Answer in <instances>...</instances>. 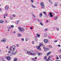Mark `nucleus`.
<instances>
[{"label": "nucleus", "mask_w": 61, "mask_h": 61, "mask_svg": "<svg viewBox=\"0 0 61 61\" xmlns=\"http://www.w3.org/2000/svg\"><path fill=\"white\" fill-rule=\"evenodd\" d=\"M41 46H45L42 43H40L39 45V46H37L36 47L37 49L39 50H41V48H40V47Z\"/></svg>", "instance_id": "obj_1"}, {"label": "nucleus", "mask_w": 61, "mask_h": 61, "mask_svg": "<svg viewBox=\"0 0 61 61\" xmlns=\"http://www.w3.org/2000/svg\"><path fill=\"white\" fill-rule=\"evenodd\" d=\"M12 52H14L15 50V46H14V45L12 46H10V50H12Z\"/></svg>", "instance_id": "obj_2"}, {"label": "nucleus", "mask_w": 61, "mask_h": 61, "mask_svg": "<svg viewBox=\"0 0 61 61\" xmlns=\"http://www.w3.org/2000/svg\"><path fill=\"white\" fill-rule=\"evenodd\" d=\"M40 5L41 6H42L41 7V8H42V9H44L45 6L44 5V4L43 3V2H41V3Z\"/></svg>", "instance_id": "obj_3"}, {"label": "nucleus", "mask_w": 61, "mask_h": 61, "mask_svg": "<svg viewBox=\"0 0 61 61\" xmlns=\"http://www.w3.org/2000/svg\"><path fill=\"white\" fill-rule=\"evenodd\" d=\"M5 58H6V59L8 60L9 61L11 60V57L9 56H5Z\"/></svg>", "instance_id": "obj_4"}, {"label": "nucleus", "mask_w": 61, "mask_h": 61, "mask_svg": "<svg viewBox=\"0 0 61 61\" xmlns=\"http://www.w3.org/2000/svg\"><path fill=\"white\" fill-rule=\"evenodd\" d=\"M18 29L19 30H20V31L21 32H24V31H23V30L22 29V28H21V27H18Z\"/></svg>", "instance_id": "obj_5"}, {"label": "nucleus", "mask_w": 61, "mask_h": 61, "mask_svg": "<svg viewBox=\"0 0 61 61\" xmlns=\"http://www.w3.org/2000/svg\"><path fill=\"white\" fill-rule=\"evenodd\" d=\"M44 41L45 43H47L48 42V40L45 39L44 40Z\"/></svg>", "instance_id": "obj_6"}, {"label": "nucleus", "mask_w": 61, "mask_h": 61, "mask_svg": "<svg viewBox=\"0 0 61 61\" xmlns=\"http://www.w3.org/2000/svg\"><path fill=\"white\" fill-rule=\"evenodd\" d=\"M5 10H7L9 9V7L8 6H5Z\"/></svg>", "instance_id": "obj_7"}, {"label": "nucleus", "mask_w": 61, "mask_h": 61, "mask_svg": "<svg viewBox=\"0 0 61 61\" xmlns=\"http://www.w3.org/2000/svg\"><path fill=\"white\" fill-rule=\"evenodd\" d=\"M25 52L26 53H27L28 54H30V53H31L30 51H25Z\"/></svg>", "instance_id": "obj_8"}, {"label": "nucleus", "mask_w": 61, "mask_h": 61, "mask_svg": "<svg viewBox=\"0 0 61 61\" xmlns=\"http://www.w3.org/2000/svg\"><path fill=\"white\" fill-rule=\"evenodd\" d=\"M6 40L5 39V38H4L3 40H2V42H4V43H5V42Z\"/></svg>", "instance_id": "obj_9"}, {"label": "nucleus", "mask_w": 61, "mask_h": 61, "mask_svg": "<svg viewBox=\"0 0 61 61\" xmlns=\"http://www.w3.org/2000/svg\"><path fill=\"white\" fill-rule=\"evenodd\" d=\"M31 52H33V53H34V54H35V55H36V54H37V52L35 51H32Z\"/></svg>", "instance_id": "obj_10"}, {"label": "nucleus", "mask_w": 61, "mask_h": 61, "mask_svg": "<svg viewBox=\"0 0 61 61\" xmlns=\"http://www.w3.org/2000/svg\"><path fill=\"white\" fill-rule=\"evenodd\" d=\"M17 36L19 37H20L21 36H22V35L20 33H19L18 34Z\"/></svg>", "instance_id": "obj_11"}, {"label": "nucleus", "mask_w": 61, "mask_h": 61, "mask_svg": "<svg viewBox=\"0 0 61 61\" xmlns=\"http://www.w3.org/2000/svg\"><path fill=\"white\" fill-rule=\"evenodd\" d=\"M50 16L51 17H53V15H52V13H51V12L50 13Z\"/></svg>", "instance_id": "obj_12"}, {"label": "nucleus", "mask_w": 61, "mask_h": 61, "mask_svg": "<svg viewBox=\"0 0 61 61\" xmlns=\"http://www.w3.org/2000/svg\"><path fill=\"white\" fill-rule=\"evenodd\" d=\"M51 51H50L48 53H47V56H48V55H50V54H51Z\"/></svg>", "instance_id": "obj_13"}, {"label": "nucleus", "mask_w": 61, "mask_h": 61, "mask_svg": "<svg viewBox=\"0 0 61 61\" xmlns=\"http://www.w3.org/2000/svg\"><path fill=\"white\" fill-rule=\"evenodd\" d=\"M11 53L12 54V55H15L16 54V52H15V53L12 52Z\"/></svg>", "instance_id": "obj_14"}, {"label": "nucleus", "mask_w": 61, "mask_h": 61, "mask_svg": "<svg viewBox=\"0 0 61 61\" xmlns=\"http://www.w3.org/2000/svg\"><path fill=\"white\" fill-rule=\"evenodd\" d=\"M14 61H17V58H15L14 60Z\"/></svg>", "instance_id": "obj_15"}, {"label": "nucleus", "mask_w": 61, "mask_h": 61, "mask_svg": "<svg viewBox=\"0 0 61 61\" xmlns=\"http://www.w3.org/2000/svg\"><path fill=\"white\" fill-rule=\"evenodd\" d=\"M38 55V56H42V53H39Z\"/></svg>", "instance_id": "obj_16"}, {"label": "nucleus", "mask_w": 61, "mask_h": 61, "mask_svg": "<svg viewBox=\"0 0 61 61\" xmlns=\"http://www.w3.org/2000/svg\"><path fill=\"white\" fill-rule=\"evenodd\" d=\"M42 15H42V13H40L39 16H40V17H42Z\"/></svg>", "instance_id": "obj_17"}, {"label": "nucleus", "mask_w": 61, "mask_h": 61, "mask_svg": "<svg viewBox=\"0 0 61 61\" xmlns=\"http://www.w3.org/2000/svg\"><path fill=\"white\" fill-rule=\"evenodd\" d=\"M4 21H3V20H1L0 21V24L1 23H4Z\"/></svg>", "instance_id": "obj_18"}, {"label": "nucleus", "mask_w": 61, "mask_h": 61, "mask_svg": "<svg viewBox=\"0 0 61 61\" xmlns=\"http://www.w3.org/2000/svg\"><path fill=\"white\" fill-rule=\"evenodd\" d=\"M30 55H33V56H35V54L34 53L30 52Z\"/></svg>", "instance_id": "obj_19"}, {"label": "nucleus", "mask_w": 61, "mask_h": 61, "mask_svg": "<svg viewBox=\"0 0 61 61\" xmlns=\"http://www.w3.org/2000/svg\"><path fill=\"white\" fill-rule=\"evenodd\" d=\"M44 37H46V36H47V34L46 33H45L44 34Z\"/></svg>", "instance_id": "obj_20"}, {"label": "nucleus", "mask_w": 61, "mask_h": 61, "mask_svg": "<svg viewBox=\"0 0 61 61\" xmlns=\"http://www.w3.org/2000/svg\"><path fill=\"white\" fill-rule=\"evenodd\" d=\"M36 35L37 36H38V37H39L40 36V35L39 34H38L37 33L36 34Z\"/></svg>", "instance_id": "obj_21"}, {"label": "nucleus", "mask_w": 61, "mask_h": 61, "mask_svg": "<svg viewBox=\"0 0 61 61\" xmlns=\"http://www.w3.org/2000/svg\"><path fill=\"white\" fill-rule=\"evenodd\" d=\"M44 59L46 60V58H47V56H45L44 57Z\"/></svg>", "instance_id": "obj_22"}, {"label": "nucleus", "mask_w": 61, "mask_h": 61, "mask_svg": "<svg viewBox=\"0 0 61 61\" xmlns=\"http://www.w3.org/2000/svg\"><path fill=\"white\" fill-rule=\"evenodd\" d=\"M57 18H58V17L56 16L55 18V20H56L57 19Z\"/></svg>", "instance_id": "obj_23"}, {"label": "nucleus", "mask_w": 61, "mask_h": 61, "mask_svg": "<svg viewBox=\"0 0 61 61\" xmlns=\"http://www.w3.org/2000/svg\"><path fill=\"white\" fill-rule=\"evenodd\" d=\"M49 2H50V3L51 4H52V1L51 0H49Z\"/></svg>", "instance_id": "obj_24"}, {"label": "nucleus", "mask_w": 61, "mask_h": 61, "mask_svg": "<svg viewBox=\"0 0 61 61\" xmlns=\"http://www.w3.org/2000/svg\"><path fill=\"white\" fill-rule=\"evenodd\" d=\"M43 13H44V14L45 15H46V13L44 11L43 12Z\"/></svg>", "instance_id": "obj_25"}, {"label": "nucleus", "mask_w": 61, "mask_h": 61, "mask_svg": "<svg viewBox=\"0 0 61 61\" xmlns=\"http://www.w3.org/2000/svg\"><path fill=\"white\" fill-rule=\"evenodd\" d=\"M33 16V17H34V18H36V16L34 15V14H32Z\"/></svg>", "instance_id": "obj_26"}, {"label": "nucleus", "mask_w": 61, "mask_h": 61, "mask_svg": "<svg viewBox=\"0 0 61 61\" xmlns=\"http://www.w3.org/2000/svg\"><path fill=\"white\" fill-rule=\"evenodd\" d=\"M40 24L41 25H42V26H43V24L42 23L40 22Z\"/></svg>", "instance_id": "obj_27"}, {"label": "nucleus", "mask_w": 61, "mask_h": 61, "mask_svg": "<svg viewBox=\"0 0 61 61\" xmlns=\"http://www.w3.org/2000/svg\"><path fill=\"white\" fill-rule=\"evenodd\" d=\"M56 28L57 31H59V28H58L57 27H56Z\"/></svg>", "instance_id": "obj_28"}, {"label": "nucleus", "mask_w": 61, "mask_h": 61, "mask_svg": "<svg viewBox=\"0 0 61 61\" xmlns=\"http://www.w3.org/2000/svg\"><path fill=\"white\" fill-rule=\"evenodd\" d=\"M12 16L14 17H15L16 15H12Z\"/></svg>", "instance_id": "obj_29"}, {"label": "nucleus", "mask_w": 61, "mask_h": 61, "mask_svg": "<svg viewBox=\"0 0 61 61\" xmlns=\"http://www.w3.org/2000/svg\"><path fill=\"white\" fill-rule=\"evenodd\" d=\"M46 50V51H48V50H49V48H47Z\"/></svg>", "instance_id": "obj_30"}, {"label": "nucleus", "mask_w": 61, "mask_h": 61, "mask_svg": "<svg viewBox=\"0 0 61 61\" xmlns=\"http://www.w3.org/2000/svg\"><path fill=\"white\" fill-rule=\"evenodd\" d=\"M35 39L36 41H37V38H36V37H35Z\"/></svg>", "instance_id": "obj_31"}, {"label": "nucleus", "mask_w": 61, "mask_h": 61, "mask_svg": "<svg viewBox=\"0 0 61 61\" xmlns=\"http://www.w3.org/2000/svg\"><path fill=\"white\" fill-rule=\"evenodd\" d=\"M31 6H32V7H33V8H36V7H35V6L33 5H32Z\"/></svg>", "instance_id": "obj_32"}, {"label": "nucleus", "mask_w": 61, "mask_h": 61, "mask_svg": "<svg viewBox=\"0 0 61 61\" xmlns=\"http://www.w3.org/2000/svg\"><path fill=\"white\" fill-rule=\"evenodd\" d=\"M32 60L33 61H35V59H34L33 58H32Z\"/></svg>", "instance_id": "obj_33"}, {"label": "nucleus", "mask_w": 61, "mask_h": 61, "mask_svg": "<svg viewBox=\"0 0 61 61\" xmlns=\"http://www.w3.org/2000/svg\"><path fill=\"white\" fill-rule=\"evenodd\" d=\"M54 6H57V5L56 4H55L54 5Z\"/></svg>", "instance_id": "obj_34"}, {"label": "nucleus", "mask_w": 61, "mask_h": 61, "mask_svg": "<svg viewBox=\"0 0 61 61\" xmlns=\"http://www.w3.org/2000/svg\"><path fill=\"white\" fill-rule=\"evenodd\" d=\"M14 27V25H11V27H12V28H13Z\"/></svg>", "instance_id": "obj_35"}, {"label": "nucleus", "mask_w": 61, "mask_h": 61, "mask_svg": "<svg viewBox=\"0 0 61 61\" xmlns=\"http://www.w3.org/2000/svg\"><path fill=\"white\" fill-rule=\"evenodd\" d=\"M32 44H34V43H35V42L34 41H32Z\"/></svg>", "instance_id": "obj_36"}, {"label": "nucleus", "mask_w": 61, "mask_h": 61, "mask_svg": "<svg viewBox=\"0 0 61 61\" xmlns=\"http://www.w3.org/2000/svg\"><path fill=\"white\" fill-rule=\"evenodd\" d=\"M19 22V20H18L17 21V23L18 24H19V22Z\"/></svg>", "instance_id": "obj_37"}, {"label": "nucleus", "mask_w": 61, "mask_h": 61, "mask_svg": "<svg viewBox=\"0 0 61 61\" xmlns=\"http://www.w3.org/2000/svg\"><path fill=\"white\" fill-rule=\"evenodd\" d=\"M21 40H22L23 41H24V39L22 38L21 39Z\"/></svg>", "instance_id": "obj_38"}, {"label": "nucleus", "mask_w": 61, "mask_h": 61, "mask_svg": "<svg viewBox=\"0 0 61 61\" xmlns=\"http://www.w3.org/2000/svg\"><path fill=\"white\" fill-rule=\"evenodd\" d=\"M45 31H47V29L46 28L45 29Z\"/></svg>", "instance_id": "obj_39"}, {"label": "nucleus", "mask_w": 61, "mask_h": 61, "mask_svg": "<svg viewBox=\"0 0 61 61\" xmlns=\"http://www.w3.org/2000/svg\"><path fill=\"white\" fill-rule=\"evenodd\" d=\"M61 46V45H58V47H60Z\"/></svg>", "instance_id": "obj_40"}, {"label": "nucleus", "mask_w": 61, "mask_h": 61, "mask_svg": "<svg viewBox=\"0 0 61 61\" xmlns=\"http://www.w3.org/2000/svg\"><path fill=\"white\" fill-rule=\"evenodd\" d=\"M37 20L38 21H39V22H41L40 20H39L38 19H37Z\"/></svg>", "instance_id": "obj_41"}, {"label": "nucleus", "mask_w": 61, "mask_h": 61, "mask_svg": "<svg viewBox=\"0 0 61 61\" xmlns=\"http://www.w3.org/2000/svg\"><path fill=\"white\" fill-rule=\"evenodd\" d=\"M8 53H11V51L10 50L8 52Z\"/></svg>", "instance_id": "obj_42"}, {"label": "nucleus", "mask_w": 61, "mask_h": 61, "mask_svg": "<svg viewBox=\"0 0 61 61\" xmlns=\"http://www.w3.org/2000/svg\"><path fill=\"white\" fill-rule=\"evenodd\" d=\"M10 20H12L13 18H12L10 17Z\"/></svg>", "instance_id": "obj_43"}, {"label": "nucleus", "mask_w": 61, "mask_h": 61, "mask_svg": "<svg viewBox=\"0 0 61 61\" xmlns=\"http://www.w3.org/2000/svg\"><path fill=\"white\" fill-rule=\"evenodd\" d=\"M5 22V24H7V21H6Z\"/></svg>", "instance_id": "obj_44"}, {"label": "nucleus", "mask_w": 61, "mask_h": 61, "mask_svg": "<svg viewBox=\"0 0 61 61\" xmlns=\"http://www.w3.org/2000/svg\"><path fill=\"white\" fill-rule=\"evenodd\" d=\"M58 59H59V58H58V57H56V59L57 60H58Z\"/></svg>", "instance_id": "obj_45"}, {"label": "nucleus", "mask_w": 61, "mask_h": 61, "mask_svg": "<svg viewBox=\"0 0 61 61\" xmlns=\"http://www.w3.org/2000/svg\"><path fill=\"white\" fill-rule=\"evenodd\" d=\"M57 40H55V41L54 42L55 43H56V42H57Z\"/></svg>", "instance_id": "obj_46"}, {"label": "nucleus", "mask_w": 61, "mask_h": 61, "mask_svg": "<svg viewBox=\"0 0 61 61\" xmlns=\"http://www.w3.org/2000/svg\"><path fill=\"white\" fill-rule=\"evenodd\" d=\"M31 1L32 2V3H34V0H31Z\"/></svg>", "instance_id": "obj_47"}, {"label": "nucleus", "mask_w": 61, "mask_h": 61, "mask_svg": "<svg viewBox=\"0 0 61 61\" xmlns=\"http://www.w3.org/2000/svg\"><path fill=\"white\" fill-rule=\"evenodd\" d=\"M37 59V57H35V59Z\"/></svg>", "instance_id": "obj_48"}, {"label": "nucleus", "mask_w": 61, "mask_h": 61, "mask_svg": "<svg viewBox=\"0 0 61 61\" xmlns=\"http://www.w3.org/2000/svg\"><path fill=\"white\" fill-rule=\"evenodd\" d=\"M30 29L32 30L33 29V27H30Z\"/></svg>", "instance_id": "obj_49"}, {"label": "nucleus", "mask_w": 61, "mask_h": 61, "mask_svg": "<svg viewBox=\"0 0 61 61\" xmlns=\"http://www.w3.org/2000/svg\"><path fill=\"white\" fill-rule=\"evenodd\" d=\"M46 23H48V20H46Z\"/></svg>", "instance_id": "obj_50"}, {"label": "nucleus", "mask_w": 61, "mask_h": 61, "mask_svg": "<svg viewBox=\"0 0 61 61\" xmlns=\"http://www.w3.org/2000/svg\"><path fill=\"white\" fill-rule=\"evenodd\" d=\"M4 18H5V15H4Z\"/></svg>", "instance_id": "obj_51"}, {"label": "nucleus", "mask_w": 61, "mask_h": 61, "mask_svg": "<svg viewBox=\"0 0 61 61\" xmlns=\"http://www.w3.org/2000/svg\"><path fill=\"white\" fill-rule=\"evenodd\" d=\"M45 17H47V15H45Z\"/></svg>", "instance_id": "obj_52"}, {"label": "nucleus", "mask_w": 61, "mask_h": 61, "mask_svg": "<svg viewBox=\"0 0 61 61\" xmlns=\"http://www.w3.org/2000/svg\"><path fill=\"white\" fill-rule=\"evenodd\" d=\"M49 60H48V59H47L46 60V61H48Z\"/></svg>", "instance_id": "obj_53"}, {"label": "nucleus", "mask_w": 61, "mask_h": 61, "mask_svg": "<svg viewBox=\"0 0 61 61\" xmlns=\"http://www.w3.org/2000/svg\"><path fill=\"white\" fill-rule=\"evenodd\" d=\"M7 15H8V14H7V13H6V14L5 15V16H7Z\"/></svg>", "instance_id": "obj_54"}, {"label": "nucleus", "mask_w": 61, "mask_h": 61, "mask_svg": "<svg viewBox=\"0 0 61 61\" xmlns=\"http://www.w3.org/2000/svg\"><path fill=\"white\" fill-rule=\"evenodd\" d=\"M59 56L60 58H61V55Z\"/></svg>", "instance_id": "obj_55"}, {"label": "nucleus", "mask_w": 61, "mask_h": 61, "mask_svg": "<svg viewBox=\"0 0 61 61\" xmlns=\"http://www.w3.org/2000/svg\"><path fill=\"white\" fill-rule=\"evenodd\" d=\"M49 39H51V37H50V36H49Z\"/></svg>", "instance_id": "obj_56"}, {"label": "nucleus", "mask_w": 61, "mask_h": 61, "mask_svg": "<svg viewBox=\"0 0 61 61\" xmlns=\"http://www.w3.org/2000/svg\"><path fill=\"white\" fill-rule=\"evenodd\" d=\"M27 40H28V39H25L26 41H27Z\"/></svg>", "instance_id": "obj_57"}, {"label": "nucleus", "mask_w": 61, "mask_h": 61, "mask_svg": "<svg viewBox=\"0 0 61 61\" xmlns=\"http://www.w3.org/2000/svg\"><path fill=\"white\" fill-rule=\"evenodd\" d=\"M17 50L16 51H15V53H16L17 52Z\"/></svg>", "instance_id": "obj_58"}, {"label": "nucleus", "mask_w": 61, "mask_h": 61, "mask_svg": "<svg viewBox=\"0 0 61 61\" xmlns=\"http://www.w3.org/2000/svg\"><path fill=\"white\" fill-rule=\"evenodd\" d=\"M50 58H48V60H50Z\"/></svg>", "instance_id": "obj_59"}, {"label": "nucleus", "mask_w": 61, "mask_h": 61, "mask_svg": "<svg viewBox=\"0 0 61 61\" xmlns=\"http://www.w3.org/2000/svg\"><path fill=\"white\" fill-rule=\"evenodd\" d=\"M43 48L44 49H45V47H43Z\"/></svg>", "instance_id": "obj_60"}, {"label": "nucleus", "mask_w": 61, "mask_h": 61, "mask_svg": "<svg viewBox=\"0 0 61 61\" xmlns=\"http://www.w3.org/2000/svg\"><path fill=\"white\" fill-rule=\"evenodd\" d=\"M60 52H61V49L60 50Z\"/></svg>", "instance_id": "obj_61"}, {"label": "nucleus", "mask_w": 61, "mask_h": 61, "mask_svg": "<svg viewBox=\"0 0 61 61\" xmlns=\"http://www.w3.org/2000/svg\"><path fill=\"white\" fill-rule=\"evenodd\" d=\"M50 61H51L52 60V59H50Z\"/></svg>", "instance_id": "obj_62"}, {"label": "nucleus", "mask_w": 61, "mask_h": 61, "mask_svg": "<svg viewBox=\"0 0 61 61\" xmlns=\"http://www.w3.org/2000/svg\"><path fill=\"white\" fill-rule=\"evenodd\" d=\"M13 33H14L15 34V32L14 31Z\"/></svg>", "instance_id": "obj_63"}, {"label": "nucleus", "mask_w": 61, "mask_h": 61, "mask_svg": "<svg viewBox=\"0 0 61 61\" xmlns=\"http://www.w3.org/2000/svg\"><path fill=\"white\" fill-rule=\"evenodd\" d=\"M8 28L9 29H10L11 28H10V27H9Z\"/></svg>", "instance_id": "obj_64"}]
</instances>
